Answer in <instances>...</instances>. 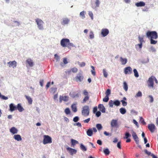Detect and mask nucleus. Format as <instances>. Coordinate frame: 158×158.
<instances>
[{
  "label": "nucleus",
  "mask_w": 158,
  "mask_h": 158,
  "mask_svg": "<svg viewBox=\"0 0 158 158\" xmlns=\"http://www.w3.org/2000/svg\"><path fill=\"white\" fill-rule=\"evenodd\" d=\"M57 88L56 87H52L51 88L50 90V92L51 93L54 94L57 91Z\"/></svg>",
  "instance_id": "e433bc0d"
},
{
  "label": "nucleus",
  "mask_w": 158,
  "mask_h": 158,
  "mask_svg": "<svg viewBox=\"0 0 158 158\" xmlns=\"http://www.w3.org/2000/svg\"><path fill=\"white\" fill-rule=\"evenodd\" d=\"M134 139V140L136 144H139V138L137 135L133 137Z\"/></svg>",
  "instance_id": "ea45409f"
},
{
  "label": "nucleus",
  "mask_w": 158,
  "mask_h": 158,
  "mask_svg": "<svg viewBox=\"0 0 158 158\" xmlns=\"http://www.w3.org/2000/svg\"><path fill=\"white\" fill-rule=\"evenodd\" d=\"M25 97L26 99L27 100L29 104H31L32 103V98L29 96H25Z\"/></svg>",
  "instance_id": "2f4dec72"
},
{
  "label": "nucleus",
  "mask_w": 158,
  "mask_h": 158,
  "mask_svg": "<svg viewBox=\"0 0 158 158\" xmlns=\"http://www.w3.org/2000/svg\"><path fill=\"white\" fill-rule=\"evenodd\" d=\"M0 98L2 100H6L8 99V97L2 95L1 93L0 92Z\"/></svg>",
  "instance_id": "37998d69"
},
{
  "label": "nucleus",
  "mask_w": 158,
  "mask_h": 158,
  "mask_svg": "<svg viewBox=\"0 0 158 158\" xmlns=\"http://www.w3.org/2000/svg\"><path fill=\"white\" fill-rule=\"evenodd\" d=\"M103 73L104 77L106 78L108 76V73L106 71L105 69H103Z\"/></svg>",
  "instance_id": "49530a36"
},
{
  "label": "nucleus",
  "mask_w": 158,
  "mask_h": 158,
  "mask_svg": "<svg viewBox=\"0 0 158 158\" xmlns=\"http://www.w3.org/2000/svg\"><path fill=\"white\" fill-rule=\"evenodd\" d=\"M35 22L37 25L38 29L40 30H43L44 29L43 24L44 22L41 19L37 18L35 19Z\"/></svg>",
  "instance_id": "7ed1b4c3"
},
{
  "label": "nucleus",
  "mask_w": 158,
  "mask_h": 158,
  "mask_svg": "<svg viewBox=\"0 0 158 158\" xmlns=\"http://www.w3.org/2000/svg\"><path fill=\"white\" fill-rule=\"evenodd\" d=\"M80 148L83 151H86L87 150L86 148L82 143L80 144Z\"/></svg>",
  "instance_id": "7c9ffc66"
},
{
  "label": "nucleus",
  "mask_w": 158,
  "mask_h": 158,
  "mask_svg": "<svg viewBox=\"0 0 158 158\" xmlns=\"http://www.w3.org/2000/svg\"><path fill=\"white\" fill-rule=\"evenodd\" d=\"M89 107L88 106H85L82 108V110L81 111L82 115L85 116H88L89 114Z\"/></svg>",
  "instance_id": "f03ea898"
},
{
  "label": "nucleus",
  "mask_w": 158,
  "mask_h": 158,
  "mask_svg": "<svg viewBox=\"0 0 158 158\" xmlns=\"http://www.w3.org/2000/svg\"><path fill=\"white\" fill-rule=\"evenodd\" d=\"M89 37L90 39H92L94 38V35L93 32L92 31L90 32V34L89 35Z\"/></svg>",
  "instance_id": "de8ad7c7"
},
{
  "label": "nucleus",
  "mask_w": 158,
  "mask_h": 158,
  "mask_svg": "<svg viewBox=\"0 0 158 158\" xmlns=\"http://www.w3.org/2000/svg\"><path fill=\"white\" fill-rule=\"evenodd\" d=\"M79 120V118L78 116H76L73 118V121L76 123Z\"/></svg>",
  "instance_id": "4d7b16f0"
},
{
  "label": "nucleus",
  "mask_w": 158,
  "mask_h": 158,
  "mask_svg": "<svg viewBox=\"0 0 158 158\" xmlns=\"http://www.w3.org/2000/svg\"><path fill=\"white\" fill-rule=\"evenodd\" d=\"M143 37H144L143 35H142L141 36L140 35L139 36L138 39H139V42L140 43L143 44V43L145 42V41L143 40Z\"/></svg>",
  "instance_id": "c756f323"
},
{
  "label": "nucleus",
  "mask_w": 158,
  "mask_h": 158,
  "mask_svg": "<svg viewBox=\"0 0 158 158\" xmlns=\"http://www.w3.org/2000/svg\"><path fill=\"white\" fill-rule=\"evenodd\" d=\"M71 97L73 98H78L79 97V94L75 92H73L70 94Z\"/></svg>",
  "instance_id": "5701e85b"
},
{
  "label": "nucleus",
  "mask_w": 158,
  "mask_h": 158,
  "mask_svg": "<svg viewBox=\"0 0 158 158\" xmlns=\"http://www.w3.org/2000/svg\"><path fill=\"white\" fill-rule=\"evenodd\" d=\"M71 144L73 146H75L76 144H78V142L76 140L73 139H71Z\"/></svg>",
  "instance_id": "72a5a7b5"
},
{
  "label": "nucleus",
  "mask_w": 158,
  "mask_h": 158,
  "mask_svg": "<svg viewBox=\"0 0 158 158\" xmlns=\"http://www.w3.org/2000/svg\"><path fill=\"white\" fill-rule=\"evenodd\" d=\"M7 64H9V67H12L13 68H15L17 66V62L15 60L8 62Z\"/></svg>",
  "instance_id": "f8f14e48"
},
{
  "label": "nucleus",
  "mask_w": 158,
  "mask_h": 158,
  "mask_svg": "<svg viewBox=\"0 0 158 158\" xmlns=\"http://www.w3.org/2000/svg\"><path fill=\"white\" fill-rule=\"evenodd\" d=\"M12 22L15 23L14 25L15 26H19L20 25V23L18 21H13Z\"/></svg>",
  "instance_id": "6e6d98bb"
},
{
  "label": "nucleus",
  "mask_w": 158,
  "mask_h": 158,
  "mask_svg": "<svg viewBox=\"0 0 158 158\" xmlns=\"http://www.w3.org/2000/svg\"><path fill=\"white\" fill-rule=\"evenodd\" d=\"M148 97L150 98V102L152 103L154 101V98L152 95H150L148 96Z\"/></svg>",
  "instance_id": "052dcab7"
},
{
  "label": "nucleus",
  "mask_w": 158,
  "mask_h": 158,
  "mask_svg": "<svg viewBox=\"0 0 158 158\" xmlns=\"http://www.w3.org/2000/svg\"><path fill=\"white\" fill-rule=\"evenodd\" d=\"M131 136V135L128 132H126L125 134V136L124 137V139H127L129 138Z\"/></svg>",
  "instance_id": "58836bf2"
},
{
  "label": "nucleus",
  "mask_w": 158,
  "mask_h": 158,
  "mask_svg": "<svg viewBox=\"0 0 158 158\" xmlns=\"http://www.w3.org/2000/svg\"><path fill=\"white\" fill-rule=\"evenodd\" d=\"M83 78V76H82V73H78L77 74V76L75 77V79L77 82H81L82 81Z\"/></svg>",
  "instance_id": "6e6552de"
},
{
  "label": "nucleus",
  "mask_w": 158,
  "mask_h": 158,
  "mask_svg": "<svg viewBox=\"0 0 158 158\" xmlns=\"http://www.w3.org/2000/svg\"><path fill=\"white\" fill-rule=\"evenodd\" d=\"M86 14V12L85 11H83L81 12L80 13V16L81 17V18L82 19H84L85 18V14Z\"/></svg>",
  "instance_id": "c85d7f7f"
},
{
  "label": "nucleus",
  "mask_w": 158,
  "mask_h": 158,
  "mask_svg": "<svg viewBox=\"0 0 158 158\" xmlns=\"http://www.w3.org/2000/svg\"><path fill=\"white\" fill-rule=\"evenodd\" d=\"M142 93L140 91H139L136 94L135 96V97H141L142 96Z\"/></svg>",
  "instance_id": "3c124183"
},
{
  "label": "nucleus",
  "mask_w": 158,
  "mask_h": 158,
  "mask_svg": "<svg viewBox=\"0 0 158 158\" xmlns=\"http://www.w3.org/2000/svg\"><path fill=\"white\" fill-rule=\"evenodd\" d=\"M154 39H151L150 40V44H155L157 43V41L156 40H154Z\"/></svg>",
  "instance_id": "8fccbe9b"
},
{
  "label": "nucleus",
  "mask_w": 158,
  "mask_h": 158,
  "mask_svg": "<svg viewBox=\"0 0 158 158\" xmlns=\"http://www.w3.org/2000/svg\"><path fill=\"white\" fill-rule=\"evenodd\" d=\"M89 99V96H85L82 101V103H85Z\"/></svg>",
  "instance_id": "09e8293b"
},
{
  "label": "nucleus",
  "mask_w": 158,
  "mask_h": 158,
  "mask_svg": "<svg viewBox=\"0 0 158 158\" xmlns=\"http://www.w3.org/2000/svg\"><path fill=\"white\" fill-rule=\"evenodd\" d=\"M67 151H69L70 154L72 155L73 154H76L77 152V150L75 149H73L69 147H68L66 148Z\"/></svg>",
  "instance_id": "f3484780"
},
{
  "label": "nucleus",
  "mask_w": 158,
  "mask_h": 158,
  "mask_svg": "<svg viewBox=\"0 0 158 158\" xmlns=\"http://www.w3.org/2000/svg\"><path fill=\"white\" fill-rule=\"evenodd\" d=\"M10 132L13 134H17L18 131V130L15 127H12L10 129Z\"/></svg>",
  "instance_id": "aec40b11"
},
{
  "label": "nucleus",
  "mask_w": 158,
  "mask_h": 158,
  "mask_svg": "<svg viewBox=\"0 0 158 158\" xmlns=\"http://www.w3.org/2000/svg\"><path fill=\"white\" fill-rule=\"evenodd\" d=\"M149 52H156V50L154 47L153 46H151L150 48L149 49Z\"/></svg>",
  "instance_id": "c03bdc74"
},
{
  "label": "nucleus",
  "mask_w": 158,
  "mask_h": 158,
  "mask_svg": "<svg viewBox=\"0 0 158 158\" xmlns=\"http://www.w3.org/2000/svg\"><path fill=\"white\" fill-rule=\"evenodd\" d=\"M145 5V3L143 1H140L135 3V5L137 7L143 6Z\"/></svg>",
  "instance_id": "6ab92c4d"
},
{
  "label": "nucleus",
  "mask_w": 158,
  "mask_h": 158,
  "mask_svg": "<svg viewBox=\"0 0 158 158\" xmlns=\"http://www.w3.org/2000/svg\"><path fill=\"white\" fill-rule=\"evenodd\" d=\"M109 100V97L106 96L103 99V101L105 102H107Z\"/></svg>",
  "instance_id": "bf43d9fd"
},
{
  "label": "nucleus",
  "mask_w": 158,
  "mask_h": 158,
  "mask_svg": "<svg viewBox=\"0 0 158 158\" xmlns=\"http://www.w3.org/2000/svg\"><path fill=\"white\" fill-rule=\"evenodd\" d=\"M152 78L153 79V81H155V82L156 84H157L158 83V81L156 78L154 76H151Z\"/></svg>",
  "instance_id": "338daca9"
},
{
  "label": "nucleus",
  "mask_w": 158,
  "mask_h": 158,
  "mask_svg": "<svg viewBox=\"0 0 158 158\" xmlns=\"http://www.w3.org/2000/svg\"><path fill=\"white\" fill-rule=\"evenodd\" d=\"M98 108L99 109L100 111L102 113H104L106 111V109L103 104H99L98 105Z\"/></svg>",
  "instance_id": "4468645a"
},
{
  "label": "nucleus",
  "mask_w": 158,
  "mask_h": 158,
  "mask_svg": "<svg viewBox=\"0 0 158 158\" xmlns=\"http://www.w3.org/2000/svg\"><path fill=\"white\" fill-rule=\"evenodd\" d=\"M96 127L98 130H100L102 128V125L100 124H97Z\"/></svg>",
  "instance_id": "864d4df0"
},
{
  "label": "nucleus",
  "mask_w": 158,
  "mask_h": 158,
  "mask_svg": "<svg viewBox=\"0 0 158 158\" xmlns=\"http://www.w3.org/2000/svg\"><path fill=\"white\" fill-rule=\"evenodd\" d=\"M124 72L126 74H130L132 73V69L130 67H127L124 69Z\"/></svg>",
  "instance_id": "9d476101"
},
{
  "label": "nucleus",
  "mask_w": 158,
  "mask_h": 158,
  "mask_svg": "<svg viewBox=\"0 0 158 158\" xmlns=\"http://www.w3.org/2000/svg\"><path fill=\"white\" fill-rule=\"evenodd\" d=\"M103 152L106 155H108L110 153V151L108 148H104Z\"/></svg>",
  "instance_id": "cd10ccee"
},
{
  "label": "nucleus",
  "mask_w": 158,
  "mask_h": 158,
  "mask_svg": "<svg viewBox=\"0 0 158 158\" xmlns=\"http://www.w3.org/2000/svg\"><path fill=\"white\" fill-rule=\"evenodd\" d=\"M117 120L113 119L110 122V126L113 128H118V124Z\"/></svg>",
  "instance_id": "0eeeda50"
},
{
  "label": "nucleus",
  "mask_w": 158,
  "mask_h": 158,
  "mask_svg": "<svg viewBox=\"0 0 158 158\" xmlns=\"http://www.w3.org/2000/svg\"><path fill=\"white\" fill-rule=\"evenodd\" d=\"M114 101L112 100H110L109 102V106L110 107L112 108L113 106Z\"/></svg>",
  "instance_id": "a18cd8bd"
},
{
  "label": "nucleus",
  "mask_w": 158,
  "mask_h": 158,
  "mask_svg": "<svg viewBox=\"0 0 158 158\" xmlns=\"http://www.w3.org/2000/svg\"><path fill=\"white\" fill-rule=\"evenodd\" d=\"M87 135L89 136H91L93 134V130L92 129H89L86 131Z\"/></svg>",
  "instance_id": "bb28decb"
},
{
  "label": "nucleus",
  "mask_w": 158,
  "mask_h": 158,
  "mask_svg": "<svg viewBox=\"0 0 158 158\" xmlns=\"http://www.w3.org/2000/svg\"><path fill=\"white\" fill-rule=\"evenodd\" d=\"M145 153L147 154L148 156H152V158H157V157L153 153H152L151 152L148 151L147 149L144 150Z\"/></svg>",
  "instance_id": "dca6fc26"
},
{
  "label": "nucleus",
  "mask_w": 158,
  "mask_h": 158,
  "mask_svg": "<svg viewBox=\"0 0 158 158\" xmlns=\"http://www.w3.org/2000/svg\"><path fill=\"white\" fill-rule=\"evenodd\" d=\"M9 110L11 112L15 110L16 109V106L14 104L11 103L9 105Z\"/></svg>",
  "instance_id": "a211bd4d"
},
{
  "label": "nucleus",
  "mask_w": 158,
  "mask_h": 158,
  "mask_svg": "<svg viewBox=\"0 0 158 158\" xmlns=\"http://www.w3.org/2000/svg\"><path fill=\"white\" fill-rule=\"evenodd\" d=\"M26 62L31 67L33 66V63L32 60L31 59H28L26 60Z\"/></svg>",
  "instance_id": "a878e982"
},
{
  "label": "nucleus",
  "mask_w": 158,
  "mask_h": 158,
  "mask_svg": "<svg viewBox=\"0 0 158 158\" xmlns=\"http://www.w3.org/2000/svg\"><path fill=\"white\" fill-rule=\"evenodd\" d=\"M69 97L67 96H63L60 95L59 97V102L61 103L62 101H64V102H67L69 100Z\"/></svg>",
  "instance_id": "ddd939ff"
},
{
  "label": "nucleus",
  "mask_w": 158,
  "mask_h": 158,
  "mask_svg": "<svg viewBox=\"0 0 158 158\" xmlns=\"http://www.w3.org/2000/svg\"><path fill=\"white\" fill-rule=\"evenodd\" d=\"M148 127L151 133H153L156 129V127L155 125L152 123L149 124Z\"/></svg>",
  "instance_id": "9b49d317"
},
{
  "label": "nucleus",
  "mask_w": 158,
  "mask_h": 158,
  "mask_svg": "<svg viewBox=\"0 0 158 158\" xmlns=\"http://www.w3.org/2000/svg\"><path fill=\"white\" fill-rule=\"evenodd\" d=\"M121 102L122 103V105L124 106H126L127 105V102L123 100H121Z\"/></svg>",
  "instance_id": "e2e57ef3"
},
{
  "label": "nucleus",
  "mask_w": 158,
  "mask_h": 158,
  "mask_svg": "<svg viewBox=\"0 0 158 158\" xmlns=\"http://www.w3.org/2000/svg\"><path fill=\"white\" fill-rule=\"evenodd\" d=\"M13 138L18 141H20L22 140L21 136L19 135H14Z\"/></svg>",
  "instance_id": "b1692460"
},
{
  "label": "nucleus",
  "mask_w": 158,
  "mask_h": 158,
  "mask_svg": "<svg viewBox=\"0 0 158 158\" xmlns=\"http://www.w3.org/2000/svg\"><path fill=\"white\" fill-rule=\"evenodd\" d=\"M134 76L136 77H139V74L138 73L136 69H135L133 70Z\"/></svg>",
  "instance_id": "4c0bfd02"
},
{
  "label": "nucleus",
  "mask_w": 158,
  "mask_h": 158,
  "mask_svg": "<svg viewBox=\"0 0 158 158\" xmlns=\"http://www.w3.org/2000/svg\"><path fill=\"white\" fill-rule=\"evenodd\" d=\"M146 36L149 39H156L158 38L157 32L155 31H148L146 33Z\"/></svg>",
  "instance_id": "f257e3e1"
},
{
  "label": "nucleus",
  "mask_w": 158,
  "mask_h": 158,
  "mask_svg": "<svg viewBox=\"0 0 158 158\" xmlns=\"http://www.w3.org/2000/svg\"><path fill=\"white\" fill-rule=\"evenodd\" d=\"M89 16L91 17V19L92 20L93 19V14L92 11H89L88 13Z\"/></svg>",
  "instance_id": "0e129e2a"
},
{
  "label": "nucleus",
  "mask_w": 158,
  "mask_h": 158,
  "mask_svg": "<svg viewBox=\"0 0 158 158\" xmlns=\"http://www.w3.org/2000/svg\"><path fill=\"white\" fill-rule=\"evenodd\" d=\"M69 43V39L67 38H64L61 40L60 44L63 47H66Z\"/></svg>",
  "instance_id": "39448f33"
},
{
  "label": "nucleus",
  "mask_w": 158,
  "mask_h": 158,
  "mask_svg": "<svg viewBox=\"0 0 158 158\" xmlns=\"http://www.w3.org/2000/svg\"><path fill=\"white\" fill-rule=\"evenodd\" d=\"M16 109H17L19 112H22L24 110V109L21 105L20 103H18L16 106Z\"/></svg>",
  "instance_id": "412c9836"
},
{
  "label": "nucleus",
  "mask_w": 158,
  "mask_h": 158,
  "mask_svg": "<svg viewBox=\"0 0 158 158\" xmlns=\"http://www.w3.org/2000/svg\"><path fill=\"white\" fill-rule=\"evenodd\" d=\"M73 125L74 126H78V127H81V124L79 123V122H77V123H74L73 124Z\"/></svg>",
  "instance_id": "774afa93"
},
{
  "label": "nucleus",
  "mask_w": 158,
  "mask_h": 158,
  "mask_svg": "<svg viewBox=\"0 0 158 158\" xmlns=\"http://www.w3.org/2000/svg\"><path fill=\"white\" fill-rule=\"evenodd\" d=\"M109 30L107 28L102 29L101 30V35L102 37H105L109 33Z\"/></svg>",
  "instance_id": "1a4fd4ad"
},
{
  "label": "nucleus",
  "mask_w": 158,
  "mask_h": 158,
  "mask_svg": "<svg viewBox=\"0 0 158 158\" xmlns=\"http://www.w3.org/2000/svg\"><path fill=\"white\" fill-rule=\"evenodd\" d=\"M139 47V48L141 49L142 48V44L140 43L139 44L135 45V48L137 49V47Z\"/></svg>",
  "instance_id": "680f3d73"
},
{
  "label": "nucleus",
  "mask_w": 158,
  "mask_h": 158,
  "mask_svg": "<svg viewBox=\"0 0 158 158\" xmlns=\"http://www.w3.org/2000/svg\"><path fill=\"white\" fill-rule=\"evenodd\" d=\"M148 86L149 87L151 88L152 89H154V83L153 81V79L152 78V77L149 78L148 80Z\"/></svg>",
  "instance_id": "423d86ee"
},
{
  "label": "nucleus",
  "mask_w": 158,
  "mask_h": 158,
  "mask_svg": "<svg viewBox=\"0 0 158 158\" xmlns=\"http://www.w3.org/2000/svg\"><path fill=\"white\" fill-rule=\"evenodd\" d=\"M120 61L121 62L122 65L125 64L127 62V58H123L122 57H121L120 58Z\"/></svg>",
  "instance_id": "4be33fe9"
},
{
  "label": "nucleus",
  "mask_w": 158,
  "mask_h": 158,
  "mask_svg": "<svg viewBox=\"0 0 158 158\" xmlns=\"http://www.w3.org/2000/svg\"><path fill=\"white\" fill-rule=\"evenodd\" d=\"M76 104V103H73L71 106L72 110L74 112H76L77 111Z\"/></svg>",
  "instance_id": "393cba45"
},
{
  "label": "nucleus",
  "mask_w": 158,
  "mask_h": 158,
  "mask_svg": "<svg viewBox=\"0 0 158 158\" xmlns=\"http://www.w3.org/2000/svg\"><path fill=\"white\" fill-rule=\"evenodd\" d=\"M70 19L67 18H64L62 19V22L61 24L62 25H65L69 24L70 22Z\"/></svg>",
  "instance_id": "2eb2a0df"
},
{
  "label": "nucleus",
  "mask_w": 158,
  "mask_h": 158,
  "mask_svg": "<svg viewBox=\"0 0 158 158\" xmlns=\"http://www.w3.org/2000/svg\"><path fill=\"white\" fill-rule=\"evenodd\" d=\"M111 94V90L110 89H108L106 91L105 94L106 96L109 97V96Z\"/></svg>",
  "instance_id": "5fc2aeb1"
},
{
  "label": "nucleus",
  "mask_w": 158,
  "mask_h": 158,
  "mask_svg": "<svg viewBox=\"0 0 158 158\" xmlns=\"http://www.w3.org/2000/svg\"><path fill=\"white\" fill-rule=\"evenodd\" d=\"M64 112L67 114H69L70 113V110L69 108H66L64 110Z\"/></svg>",
  "instance_id": "13d9d810"
},
{
  "label": "nucleus",
  "mask_w": 158,
  "mask_h": 158,
  "mask_svg": "<svg viewBox=\"0 0 158 158\" xmlns=\"http://www.w3.org/2000/svg\"><path fill=\"white\" fill-rule=\"evenodd\" d=\"M119 111L121 114H124L126 113V110L125 108H121L119 109Z\"/></svg>",
  "instance_id": "f704fd0d"
},
{
  "label": "nucleus",
  "mask_w": 158,
  "mask_h": 158,
  "mask_svg": "<svg viewBox=\"0 0 158 158\" xmlns=\"http://www.w3.org/2000/svg\"><path fill=\"white\" fill-rule=\"evenodd\" d=\"M43 143L44 144H46L48 143H52V139L51 137L48 135H44Z\"/></svg>",
  "instance_id": "20e7f679"
},
{
  "label": "nucleus",
  "mask_w": 158,
  "mask_h": 158,
  "mask_svg": "<svg viewBox=\"0 0 158 158\" xmlns=\"http://www.w3.org/2000/svg\"><path fill=\"white\" fill-rule=\"evenodd\" d=\"M101 2L99 0H96L95 2V8L98 7L99 6Z\"/></svg>",
  "instance_id": "c9c22d12"
},
{
  "label": "nucleus",
  "mask_w": 158,
  "mask_h": 158,
  "mask_svg": "<svg viewBox=\"0 0 158 158\" xmlns=\"http://www.w3.org/2000/svg\"><path fill=\"white\" fill-rule=\"evenodd\" d=\"M139 121L143 125H145L146 124V123L144 121V119L142 117H139Z\"/></svg>",
  "instance_id": "603ef678"
},
{
  "label": "nucleus",
  "mask_w": 158,
  "mask_h": 158,
  "mask_svg": "<svg viewBox=\"0 0 158 158\" xmlns=\"http://www.w3.org/2000/svg\"><path fill=\"white\" fill-rule=\"evenodd\" d=\"M75 46L74 45L73 43L70 42V40H69V43H68V45H67V47L69 48H70L71 47H75Z\"/></svg>",
  "instance_id": "79ce46f5"
},
{
  "label": "nucleus",
  "mask_w": 158,
  "mask_h": 158,
  "mask_svg": "<svg viewBox=\"0 0 158 158\" xmlns=\"http://www.w3.org/2000/svg\"><path fill=\"white\" fill-rule=\"evenodd\" d=\"M97 117H99L101 115V112L100 111H98L95 113Z\"/></svg>",
  "instance_id": "69168bd1"
},
{
  "label": "nucleus",
  "mask_w": 158,
  "mask_h": 158,
  "mask_svg": "<svg viewBox=\"0 0 158 158\" xmlns=\"http://www.w3.org/2000/svg\"><path fill=\"white\" fill-rule=\"evenodd\" d=\"M123 88L125 91H127L128 89V85L126 82H123Z\"/></svg>",
  "instance_id": "a19ab883"
},
{
  "label": "nucleus",
  "mask_w": 158,
  "mask_h": 158,
  "mask_svg": "<svg viewBox=\"0 0 158 158\" xmlns=\"http://www.w3.org/2000/svg\"><path fill=\"white\" fill-rule=\"evenodd\" d=\"M114 101V105L117 106H119L120 104V102L118 100H116Z\"/></svg>",
  "instance_id": "473e14b6"
}]
</instances>
